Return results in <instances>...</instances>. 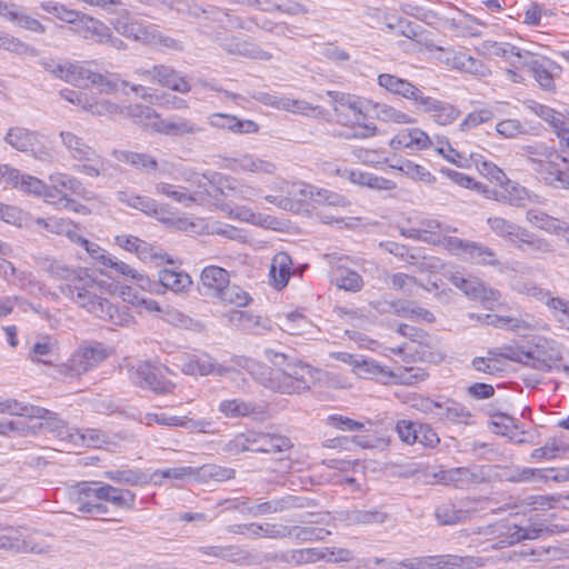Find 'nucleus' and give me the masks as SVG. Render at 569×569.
<instances>
[{
	"mask_svg": "<svg viewBox=\"0 0 569 569\" xmlns=\"http://www.w3.org/2000/svg\"><path fill=\"white\" fill-rule=\"evenodd\" d=\"M47 271L51 277L66 281L60 286L62 295L97 318L116 326H129L132 322L127 308L119 309L100 296L103 289L102 281L93 278L87 269H72L61 261L53 260L48 264Z\"/></svg>",
	"mask_w": 569,
	"mask_h": 569,
	"instance_id": "f257e3e1",
	"label": "nucleus"
},
{
	"mask_svg": "<svg viewBox=\"0 0 569 569\" xmlns=\"http://www.w3.org/2000/svg\"><path fill=\"white\" fill-rule=\"evenodd\" d=\"M523 531V527L509 521H498L486 527H478L468 536H481L483 540L477 541L476 546H482V551L502 549L516 545L522 540H532L537 531Z\"/></svg>",
	"mask_w": 569,
	"mask_h": 569,
	"instance_id": "f03ea898",
	"label": "nucleus"
},
{
	"mask_svg": "<svg viewBox=\"0 0 569 569\" xmlns=\"http://www.w3.org/2000/svg\"><path fill=\"white\" fill-rule=\"evenodd\" d=\"M527 367L549 372L553 369H561L569 377V367L559 366L562 360V347L558 341L538 336L527 346Z\"/></svg>",
	"mask_w": 569,
	"mask_h": 569,
	"instance_id": "7ed1b4c3",
	"label": "nucleus"
},
{
	"mask_svg": "<svg viewBox=\"0 0 569 569\" xmlns=\"http://www.w3.org/2000/svg\"><path fill=\"white\" fill-rule=\"evenodd\" d=\"M62 144L72 159L82 162L80 171L89 177H98L106 169L104 159L83 139L70 131H60Z\"/></svg>",
	"mask_w": 569,
	"mask_h": 569,
	"instance_id": "20e7f679",
	"label": "nucleus"
},
{
	"mask_svg": "<svg viewBox=\"0 0 569 569\" xmlns=\"http://www.w3.org/2000/svg\"><path fill=\"white\" fill-rule=\"evenodd\" d=\"M42 138L39 131L16 126L8 129L4 141L19 152L30 153L40 161H50L52 152L44 146H40Z\"/></svg>",
	"mask_w": 569,
	"mask_h": 569,
	"instance_id": "39448f33",
	"label": "nucleus"
},
{
	"mask_svg": "<svg viewBox=\"0 0 569 569\" xmlns=\"http://www.w3.org/2000/svg\"><path fill=\"white\" fill-rule=\"evenodd\" d=\"M109 356L102 343L79 348L61 368V372L70 378L79 377L107 359Z\"/></svg>",
	"mask_w": 569,
	"mask_h": 569,
	"instance_id": "423d86ee",
	"label": "nucleus"
},
{
	"mask_svg": "<svg viewBox=\"0 0 569 569\" xmlns=\"http://www.w3.org/2000/svg\"><path fill=\"white\" fill-rule=\"evenodd\" d=\"M130 380L139 388L166 395L172 392L174 385L166 379L160 367L149 361L139 362L130 371Z\"/></svg>",
	"mask_w": 569,
	"mask_h": 569,
	"instance_id": "0eeeda50",
	"label": "nucleus"
},
{
	"mask_svg": "<svg viewBox=\"0 0 569 569\" xmlns=\"http://www.w3.org/2000/svg\"><path fill=\"white\" fill-rule=\"evenodd\" d=\"M117 199L121 203L140 210L148 216L154 217L161 222L177 224L180 229L186 227V220H176L173 217H171V212L166 207L159 204L154 199L150 197L136 194L130 191H118Z\"/></svg>",
	"mask_w": 569,
	"mask_h": 569,
	"instance_id": "6e6552de",
	"label": "nucleus"
},
{
	"mask_svg": "<svg viewBox=\"0 0 569 569\" xmlns=\"http://www.w3.org/2000/svg\"><path fill=\"white\" fill-rule=\"evenodd\" d=\"M220 168L233 173L273 174L276 163L249 152H236L221 158Z\"/></svg>",
	"mask_w": 569,
	"mask_h": 569,
	"instance_id": "1a4fd4ad",
	"label": "nucleus"
},
{
	"mask_svg": "<svg viewBox=\"0 0 569 569\" xmlns=\"http://www.w3.org/2000/svg\"><path fill=\"white\" fill-rule=\"evenodd\" d=\"M401 565L408 569H425L428 568H476L483 565L481 558H476L472 556H458V555H443V556H435L427 557L420 559H407L401 561Z\"/></svg>",
	"mask_w": 569,
	"mask_h": 569,
	"instance_id": "9d476101",
	"label": "nucleus"
},
{
	"mask_svg": "<svg viewBox=\"0 0 569 569\" xmlns=\"http://www.w3.org/2000/svg\"><path fill=\"white\" fill-rule=\"evenodd\" d=\"M101 481H81L74 488L77 510L89 515H104L108 507L102 503Z\"/></svg>",
	"mask_w": 569,
	"mask_h": 569,
	"instance_id": "9b49d317",
	"label": "nucleus"
},
{
	"mask_svg": "<svg viewBox=\"0 0 569 569\" xmlns=\"http://www.w3.org/2000/svg\"><path fill=\"white\" fill-rule=\"evenodd\" d=\"M417 110L429 114V117L440 126H449L453 123L461 114L457 106L448 101L439 100L430 96L420 97Z\"/></svg>",
	"mask_w": 569,
	"mask_h": 569,
	"instance_id": "f8f14e48",
	"label": "nucleus"
},
{
	"mask_svg": "<svg viewBox=\"0 0 569 569\" xmlns=\"http://www.w3.org/2000/svg\"><path fill=\"white\" fill-rule=\"evenodd\" d=\"M433 477L442 485L452 486L458 489L467 488L485 481L483 467H458L448 470H440Z\"/></svg>",
	"mask_w": 569,
	"mask_h": 569,
	"instance_id": "ddd939ff",
	"label": "nucleus"
},
{
	"mask_svg": "<svg viewBox=\"0 0 569 569\" xmlns=\"http://www.w3.org/2000/svg\"><path fill=\"white\" fill-rule=\"evenodd\" d=\"M377 82L389 93L411 101L415 107L419 104L420 97L425 94V92L411 81L391 73L379 74Z\"/></svg>",
	"mask_w": 569,
	"mask_h": 569,
	"instance_id": "4468645a",
	"label": "nucleus"
},
{
	"mask_svg": "<svg viewBox=\"0 0 569 569\" xmlns=\"http://www.w3.org/2000/svg\"><path fill=\"white\" fill-rule=\"evenodd\" d=\"M249 451L259 453H279L292 448V441L277 433L249 431Z\"/></svg>",
	"mask_w": 569,
	"mask_h": 569,
	"instance_id": "2eb2a0df",
	"label": "nucleus"
},
{
	"mask_svg": "<svg viewBox=\"0 0 569 569\" xmlns=\"http://www.w3.org/2000/svg\"><path fill=\"white\" fill-rule=\"evenodd\" d=\"M522 150L538 177L541 176V170H547L549 164L556 163V160L567 162V159L560 156L553 147L547 146L542 142L525 146Z\"/></svg>",
	"mask_w": 569,
	"mask_h": 569,
	"instance_id": "dca6fc26",
	"label": "nucleus"
},
{
	"mask_svg": "<svg viewBox=\"0 0 569 569\" xmlns=\"http://www.w3.org/2000/svg\"><path fill=\"white\" fill-rule=\"evenodd\" d=\"M378 306H381V308L376 307L381 312H392L397 316L408 318L410 320H421L428 323H431L436 320L432 312L429 310L416 306L411 301L407 300H395V301H385V302H378Z\"/></svg>",
	"mask_w": 569,
	"mask_h": 569,
	"instance_id": "f3484780",
	"label": "nucleus"
},
{
	"mask_svg": "<svg viewBox=\"0 0 569 569\" xmlns=\"http://www.w3.org/2000/svg\"><path fill=\"white\" fill-rule=\"evenodd\" d=\"M473 413L466 405L453 398L442 397V406L439 411L437 421L443 425H462L472 423Z\"/></svg>",
	"mask_w": 569,
	"mask_h": 569,
	"instance_id": "a211bd4d",
	"label": "nucleus"
},
{
	"mask_svg": "<svg viewBox=\"0 0 569 569\" xmlns=\"http://www.w3.org/2000/svg\"><path fill=\"white\" fill-rule=\"evenodd\" d=\"M218 410L227 418L251 417L258 419L264 416L266 406L234 398L222 400Z\"/></svg>",
	"mask_w": 569,
	"mask_h": 569,
	"instance_id": "6ab92c4d",
	"label": "nucleus"
},
{
	"mask_svg": "<svg viewBox=\"0 0 569 569\" xmlns=\"http://www.w3.org/2000/svg\"><path fill=\"white\" fill-rule=\"evenodd\" d=\"M0 549L14 552H43L42 547L31 539H26L21 530L14 527L0 529Z\"/></svg>",
	"mask_w": 569,
	"mask_h": 569,
	"instance_id": "aec40b11",
	"label": "nucleus"
},
{
	"mask_svg": "<svg viewBox=\"0 0 569 569\" xmlns=\"http://www.w3.org/2000/svg\"><path fill=\"white\" fill-rule=\"evenodd\" d=\"M208 123L212 128L228 130L238 134L256 133L259 131V126L252 120H241L236 116L222 112L209 114Z\"/></svg>",
	"mask_w": 569,
	"mask_h": 569,
	"instance_id": "412c9836",
	"label": "nucleus"
},
{
	"mask_svg": "<svg viewBox=\"0 0 569 569\" xmlns=\"http://www.w3.org/2000/svg\"><path fill=\"white\" fill-rule=\"evenodd\" d=\"M156 129L162 134L172 137H192L204 131L203 127L183 117L160 120Z\"/></svg>",
	"mask_w": 569,
	"mask_h": 569,
	"instance_id": "4be33fe9",
	"label": "nucleus"
},
{
	"mask_svg": "<svg viewBox=\"0 0 569 569\" xmlns=\"http://www.w3.org/2000/svg\"><path fill=\"white\" fill-rule=\"evenodd\" d=\"M61 80L78 87H88L89 84H102L103 76L91 71L84 64L79 62H68Z\"/></svg>",
	"mask_w": 569,
	"mask_h": 569,
	"instance_id": "5701e85b",
	"label": "nucleus"
},
{
	"mask_svg": "<svg viewBox=\"0 0 569 569\" xmlns=\"http://www.w3.org/2000/svg\"><path fill=\"white\" fill-rule=\"evenodd\" d=\"M299 497L288 495L281 498H276L269 501H263L257 505L249 506L247 507L246 511L247 513L253 517L266 516L282 512L292 508L302 507V505L299 503Z\"/></svg>",
	"mask_w": 569,
	"mask_h": 569,
	"instance_id": "b1692460",
	"label": "nucleus"
},
{
	"mask_svg": "<svg viewBox=\"0 0 569 569\" xmlns=\"http://www.w3.org/2000/svg\"><path fill=\"white\" fill-rule=\"evenodd\" d=\"M0 413L28 418L51 419L53 412L38 406L20 402L16 399L0 398Z\"/></svg>",
	"mask_w": 569,
	"mask_h": 569,
	"instance_id": "393cba45",
	"label": "nucleus"
},
{
	"mask_svg": "<svg viewBox=\"0 0 569 569\" xmlns=\"http://www.w3.org/2000/svg\"><path fill=\"white\" fill-rule=\"evenodd\" d=\"M157 84L180 93H188L191 84L172 67L166 64H154Z\"/></svg>",
	"mask_w": 569,
	"mask_h": 569,
	"instance_id": "a878e982",
	"label": "nucleus"
},
{
	"mask_svg": "<svg viewBox=\"0 0 569 569\" xmlns=\"http://www.w3.org/2000/svg\"><path fill=\"white\" fill-rule=\"evenodd\" d=\"M113 157L123 163L140 170L147 174L156 173L159 169L157 159L144 152H134L129 150H116Z\"/></svg>",
	"mask_w": 569,
	"mask_h": 569,
	"instance_id": "bb28decb",
	"label": "nucleus"
},
{
	"mask_svg": "<svg viewBox=\"0 0 569 569\" xmlns=\"http://www.w3.org/2000/svg\"><path fill=\"white\" fill-rule=\"evenodd\" d=\"M182 371L187 375L208 376L211 373H218L219 376H223L227 373L228 369L219 367L213 358L203 353L200 356H190L182 365Z\"/></svg>",
	"mask_w": 569,
	"mask_h": 569,
	"instance_id": "cd10ccee",
	"label": "nucleus"
},
{
	"mask_svg": "<svg viewBox=\"0 0 569 569\" xmlns=\"http://www.w3.org/2000/svg\"><path fill=\"white\" fill-rule=\"evenodd\" d=\"M258 381L267 389L276 392L293 395L295 389L290 383L284 370H274L269 367H263L257 377Z\"/></svg>",
	"mask_w": 569,
	"mask_h": 569,
	"instance_id": "c85d7f7f",
	"label": "nucleus"
},
{
	"mask_svg": "<svg viewBox=\"0 0 569 569\" xmlns=\"http://www.w3.org/2000/svg\"><path fill=\"white\" fill-rule=\"evenodd\" d=\"M221 48L230 53V54H238L242 57H248L252 59H260V60H269L271 58V54L267 51L262 50L258 46L250 43L248 41L241 40L237 37H231L224 39L220 43Z\"/></svg>",
	"mask_w": 569,
	"mask_h": 569,
	"instance_id": "c756f323",
	"label": "nucleus"
},
{
	"mask_svg": "<svg viewBox=\"0 0 569 569\" xmlns=\"http://www.w3.org/2000/svg\"><path fill=\"white\" fill-rule=\"evenodd\" d=\"M293 273L292 260L287 252H278L274 254L270 266V278L276 289L280 290L288 284Z\"/></svg>",
	"mask_w": 569,
	"mask_h": 569,
	"instance_id": "7c9ffc66",
	"label": "nucleus"
},
{
	"mask_svg": "<svg viewBox=\"0 0 569 569\" xmlns=\"http://www.w3.org/2000/svg\"><path fill=\"white\" fill-rule=\"evenodd\" d=\"M283 370L291 380L290 383L295 393H300L310 388V380L312 379V367L310 365L295 358Z\"/></svg>",
	"mask_w": 569,
	"mask_h": 569,
	"instance_id": "2f4dec72",
	"label": "nucleus"
},
{
	"mask_svg": "<svg viewBox=\"0 0 569 569\" xmlns=\"http://www.w3.org/2000/svg\"><path fill=\"white\" fill-rule=\"evenodd\" d=\"M102 502H109L116 508L132 510L136 505V493L129 489L113 487L101 481Z\"/></svg>",
	"mask_w": 569,
	"mask_h": 569,
	"instance_id": "473e14b6",
	"label": "nucleus"
},
{
	"mask_svg": "<svg viewBox=\"0 0 569 569\" xmlns=\"http://www.w3.org/2000/svg\"><path fill=\"white\" fill-rule=\"evenodd\" d=\"M331 282L339 289L350 292H358L363 288L362 277L355 270L342 264L332 267L330 273Z\"/></svg>",
	"mask_w": 569,
	"mask_h": 569,
	"instance_id": "72a5a7b5",
	"label": "nucleus"
},
{
	"mask_svg": "<svg viewBox=\"0 0 569 569\" xmlns=\"http://www.w3.org/2000/svg\"><path fill=\"white\" fill-rule=\"evenodd\" d=\"M158 282L161 284L162 295L167 290H171L176 293L183 292L189 289L192 280L191 277L184 271L164 268L159 271Z\"/></svg>",
	"mask_w": 569,
	"mask_h": 569,
	"instance_id": "f704fd0d",
	"label": "nucleus"
},
{
	"mask_svg": "<svg viewBox=\"0 0 569 569\" xmlns=\"http://www.w3.org/2000/svg\"><path fill=\"white\" fill-rule=\"evenodd\" d=\"M252 99L256 101L272 107L278 110L298 112L306 109V102L301 100L290 99L283 96H278L271 92L257 91L252 93Z\"/></svg>",
	"mask_w": 569,
	"mask_h": 569,
	"instance_id": "c9c22d12",
	"label": "nucleus"
},
{
	"mask_svg": "<svg viewBox=\"0 0 569 569\" xmlns=\"http://www.w3.org/2000/svg\"><path fill=\"white\" fill-rule=\"evenodd\" d=\"M147 425L152 423L171 427H182L187 429H197L203 431L209 422L206 420H193L187 417L168 416L167 413H148L146 416Z\"/></svg>",
	"mask_w": 569,
	"mask_h": 569,
	"instance_id": "e433bc0d",
	"label": "nucleus"
},
{
	"mask_svg": "<svg viewBox=\"0 0 569 569\" xmlns=\"http://www.w3.org/2000/svg\"><path fill=\"white\" fill-rule=\"evenodd\" d=\"M513 244L517 249L521 251L528 250L531 253L545 254L553 252V247L548 240L530 232L523 227L516 238V243Z\"/></svg>",
	"mask_w": 569,
	"mask_h": 569,
	"instance_id": "4c0bfd02",
	"label": "nucleus"
},
{
	"mask_svg": "<svg viewBox=\"0 0 569 569\" xmlns=\"http://www.w3.org/2000/svg\"><path fill=\"white\" fill-rule=\"evenodd\" d=\"M198 551L202 555L233 563H247L250 558L249 552L237 546H206L200 547Z\"/></svg>",
	"mask_w": 569,
	"mask_h": 569,
	"instance_id": "58836bf2",
	"label": "nucleus"
},
{
	"mask_svg": "<svg viewBox=\"0 0 569 569\" xmlns=\"http://www.w3.org/2000/svg\"><path fill=\"white\" fill-rule=\"evenodd\" d=\"M435 518L439 526H453L467 521L470 512L465 508H458L452 501H445L436 508Z\"/></svg>",
	"mask_w": 569,
	"mask_h": 569,
	"instance_id": "ea45409f",
	"label": "nucleus"
},
{
	"mask_svg": "<svg viewBox=\"0 0 569 569\" xmlns=\"http://www.w3.org/2000/svg\"><path fill=\"white\" fill-rule=\"evenodd\" d=\"M391 144L422 150L433 146V141L423 130L419 128H412L398 133L392 139Z\"/></svg>",
	"mask_w": 569,
	"mask_h": 569,
	"instance_id": "a19ab883",
	"label": "nucleus"
},
{
	"mask_svg": "<svg viewBox=\"0 0 569 569\" xmlns=\"http://www.w3.org/2000/svg\"><path fill=\"white\" fill-rule=\"evenodd\" d=\"M526 219L532 227L545 230L549 233L565 234L566 229L569 227L566 223H562L559 219L537 209L528 210Z\"/></svg>",
	"mask_w": 569,
	"mask_h": 569,
	"instance_id": "79ce46f5",
	"label": "nucleus"
},
{
	"mask_svg": "<svg viewBox=\"0 0 569 569\" xmlns=\"http://www.w3.org/2000/svg\"><path fill=\"white\" fill-rule=\"evenodd\" d=\"M0 277L7 282L22 289L37 286L36 279L31 272L17 269L10 261L4 259L0 260Z\"/></svg>",
	"mask_w": 569,
	"mask_h": 569,
	"instance_id": "37998d69",
	"label": "nucleus"
},
{
	"mask_svg": "<svg viewBox=\"0 0 569 569\" xmlns=\"http://www.w3.org/2000/svg\"><path fill=\"white\" fill-rule=\"evenodd\" d=\"M201 281L203 287L210 291V295L217 298L230 280L226 269L208 266L201 272Z\"/></svg>",
	"mask_w": 569,
	"mask_h": 569,
	"instance_id": "c03bdc74",
	"label": "nucleus"
},
{
	"mask_svg": "<svg viewBox=\"0 0 569 569\" xmlns=\"http://www.w3.org/2000/svg\"><path fill=\"white\" fill-rule=\"evenodd\" d=\"M353 373L361 379H377L381 381H386L393 376L387 367L381 366L373 359L363 357L359 358Z\"/></svg>",
	"mask_w": 569,
	"mask_h": 569,
	"instance_id": "a18cd8bd",
	"label": "nucleus"
},
{
	"mask_svg": "<svg viewBox=\"0 0 569 569\" xmlns=\"http://www.w3.org/2000/svg\"><path fill=\"white\" fill-rule=\"evenodd\" d=\"M77 31L87 40L103 43L109 37L110 29L103 22L83 14L77 26Z\"/></svg>",
	"mask_w": 569,
	"mask_h": 569,
	"instance_id": "49530a36",
	"label": "nucleus"
},
{
	"mask_svg": "<svg viewBox=\"0 0 569 569\" xmlns=\"http://www.w3.org/2000/svg\"><path fill=\"white\" fill-rule=\"evenodd\" d=\"M446 62L452 69L471 73V74H483L485 64L481 60L473 58L466 51L452 52L447 57Z\"/></svg>",
	"mask_w": 569,
	"mask_h": 569,
	"instance_id": "de8ad7c7",
	"label": "nucleus"
},
{
	"mask_svg": "<svg viewBox=\"0 0 569 569\" xmlns=\"http://www.w3.org/2000/svg\"><path fill=\"white\" fill-rule=\"evenodd\" d=\"M500 186V194H496L498 197V202L513 206V207H523L526 202L529 200V193L525 187L507 180Z\"/></svg>",
	"mask_w": 569,
	"mask_h": 569,
	"instance_id": "09e8293b",
	"label": "nucleus"
},
{
	"mask_svg": "<svg viewBox=\"0 0 569 569\" xmlns=\"http://www.w3.org/2000/svg\"><path fill=\"white\" fill-rule=\"evenodd\" d=\"M569 451V442L561 437H553L547 440L545 446L536 448L531 452V459L536 461L550 460L557 458L559 455Z\"/></svg>",
	"mask_w": 569,
	"mask_h": 569,
	"instance_id": "8fccbe9b",
	"label": "nucleus"
},
{
	"mask_svg": "<svg viewBox=\"0 0 569 569\" xmlns=\"http://www.w3.org/2000/svg\"><path fill=\"white\" fill-rule=\"evenodd\" d=\"M104 477L118 483L130 486L147 485L152 478L139 469H114L104 471Z\"/></svg>",
	"mask_w": 569,
	"mask_h": 569,
	"instance_id": "3c124183",
	"label": "nucleus"
},
{
	"mask_svg": "<svg viewBox=\"0 0 569 569\" xmlns=\"http://www.w3.org/2000/svg\"><path fill=\"white\" fill-rule=\"evenodd\" d=\"M487 224L496 236L503 238L511 243H516V238L522 229L521 226L502 217H489L487 218Z\"/></svg>",
	"mask_w": 569,
	"mask_h": 569,
	"instance_id": "603ef678",
	"label": "nucleus"
},
{
	"mask_svg": "<svg viewBox=\"0 0 569 569\" xmlns=\"http://www.w3.org/2000/svg\"><path fill=\"white\" fill-rule=\"evenodd\" d=\"M466 258L482 266H498L499 260L493 249L477 241H470Z\"/></svg>",
	"mask_w": 569,
	"mask_h": 569,
	"instance_id": "864d4df0",
	"label": "nucleus"
},
{
	"mask_svg": "<svg viewBox=\"0 0 569 569\" xmlns=\"http://www.w3.org/2000/svg\"><path fill=\"white\" fill-rule=\"evenodd\" d=\"M280 189L286 192V197H290L292 201H295L297 206L295 210L300 207L301 202L307 201V199H313L316 191L313 186L301 181H282Z\"/></svg>",
	"mask_w": 569,
	"mask_h": 569,
	"instance_id": "5fc2aeb1",
	"label": "nucleus"
},
{
	"mask_svg": "<svg viewBox=\"0 0 569 569\" xmlns=\"http://www.w3.org/2000/svg\"><path fill=\"white\" fill-rule=\"evenodd\" d=\"M450 281L469 297L475 299L487 298V289L483 282L476 278H465L463 276L456 273L451 276Z\"/></svg>",
	"mask_w": 569,
	"mask_h": 569,
	"instance_id": "6e6d98bb",
	"label": "nucleus"
},
{
	"mask_svg": "<svg viewBox=\"0 0 569 569\" xmlns=\"http://www.w3.org/2000/svg\"><path fill=\"white\" fill-rule=\"evenodd\" d=\"M438 153L443 157L447 161L456 164L459 168H470L473 164L479 166L480 154L469 153L458 151L451 147V144H446L445 147H440L438 149Z\"/></svg>",
	"mask_w": 569,
	"mask_h": 569,
	"instance_id": "4d7b16f0",
	"label": "nucleus"
},
{
	"mask_svg": "<svg viewBox=\"0 0 569 569\" xmlns=\"http://www.w3.org/2000/svg\"><path fill=\"white\" fill-rule=\"evenodd\" d=\"M537 113L553 128L560 140L569 141V129L566 127L562 113L541 104L538 107Z\"/></svg>",
	"mask_w": 569,
	"mask_h": 569,
	"instance_id": "13d9d810",
	"label": "nucleus"
},
{
	"mask_svg": "<svg viewBox=\"0 0 569 569\" xmlns=\"http://www.w3.org/2000/svg\"><path fill=\"white\" fill-rule=\"evenodd\" d=\"M560 160H556V163L549 164L547 170H541L539 177L547 186L556 189L569 190V171H563L559 166Z\"/></svg>",
	"mask_w": 569,
	"mask_h": 569,
	"instance_id": "bf43d9fd",
	"label": "nucleus"
},
{
	"mask_svg": "<svg viewBox=\"0 0 569 569\" xmlns=\"http://www.w3.org/2000/svg\"><path fill=\"white\" fill-rule=\"evenodd\" d=\"M40 7L42 10H44L48 13L53 14L59 20L64 21L67 23L76 24V27L80 22L81 17H83V14H84L80 11L68 9L66 6L54 2V1L41 2Z\"/></svg>",
	"mask_w": 569,
	"mask_h": 569,
	"instance_id": "052dcab7",
	"label": "nucleus"
},
{
	"mask_svg": "<svg viewBox=\"0 0 569 569\" xmlns=\"http://www.w3.org/2000/svg\"><path fill=\"white\" fill-rule=\"evenodd\" d=\"M217 298L226 305H233L236 307H246L251 301V297L247 291L237 284H231L230 281Z\"/></svg>",
	"mask_w": 569,
	"mask_h": 569,
	"instance_id": "680f3d73",
	"label": "nucleus"
},
{
	"mask_svg": "<svg viewBox=\"0 0 569 569\" xmlns=\"http://www.w3.org/2000/svg\"><path fill=\"white\" fill-rule=\"evenodd\" d=\"M49 181L54 187L77 196H82L86 191L81 181L72 176L62 172H56L49 176Z\"/></svg>",
	"mask_w": 569,
	"mask_h": 569,
	"instance_id": "e2e57ef3",
	"label": "nucleus"
},
{
	"mask_svg": "<svg viewBox=\"0 0 569 569\" xmlns=\"http://www.w3.org/2000/svg\"><path fill=\"white\" fill-rule=\"evenodd\" d=\"M376 116L385 122H393L399 124H408L415 122L408 113L386 103H377L375 107Z\"/></svg>",
	"mask_w": 569,
	"mask_h": 569,
	"instance_id": "0e129e2a",
	"label": "nucleus"
},
{
	"mask_svg": "<svg viewBox=\"0 0 569 569\" xmlns=\"http://www.w3.org/2000/svg\"><path fill=\"white\" fill-rule=\"evenodd\" d=\"M142 22L143 21L132 18L127 13L112 20L111 24L118 33L138 41V36L141 31Z\"/></svg>",
	"mask_w": 569,
	"mask_h": 569,
	"instance_id": "69168bd1",
	"label": "nucleus"
},
{
	"mask_svg": "<svg viewBox=\"0 0 569 569\" xmlns=\"http://www.w3.org/2000/svg\"><path fill=\"white\" fill-rule=\"evenodd\" d=\"M546 306L552 311V316L559 327L569 331V300L560 297H549Z\"/></svg>",
	"mask_w": 569,
	"mask_h": 569,
	"instance_id": "338daca9",
	"label": "nucleus"
},
{
	"mask_svg": "<svg viewBox=\"0 0 569 569\" xmlns=\"http://www.w3.org/2000/svg\"><path fill=\"white\" fill-rule=\"evenodd\" d=\"M229 321L237 328L252 333H259L261 327L260 317L241 310L230 312Z\"/></svg>",
	"mask_w": 569,
	"mask_h": 569,
	"instance_id": "774afa93",
	"label": "nucleus"
}]
</instances>
